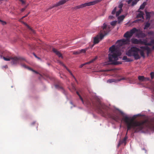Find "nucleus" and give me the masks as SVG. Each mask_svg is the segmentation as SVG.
Segmentation results:
<instances>
[{"instance_id":"nucleus-10","label":"nucleus","mask_w":154,"mask_h":154,"mask_svg":"<svg viewBox=\"0 0 154 154\" xmlns=\"http://www.w3.org/2000/svg\"><path fill=\"white\" fill-rule=\"evenodd\" d=\"M130 42V40L127 38H126V39H123L119 40L117 41V42H119L121 45L123 44H128Z\"/></svg>"},{"instance_id":"nucleus-16","label":"nucleus","mask_w":154,"mask_h":154,"mask_svg":"<svg viewBox=\"0 0 154 154\" xmlns=\"http://www.w3.org/2000/svg\"><path fill=\"white\" fill-rule=\"evenodd\" d=\"M138 12H139V13L137 14V18H142L143 19H144L143 15H144L143 12L140 11L138 10Z\"/></svg>"},{"instance_id":"nucleus-44","label":"nucleus","mask_w":154,"mask_h":154,"mask_svg":"<svg viewBox=\"0 0 154 154\" xmlns=\"http://www.w3.org/2000/svg\"><path fill=\"white\" fill-rule=\"evenodd\" d=\"M0 22L2 23V25H5L6 24V22L5 21H4L0 19Z\"/></svg>"},{"instance_id":"nucleus-4","label":"nucleus","mask_w":154,"mask_h":154,"mask_svg":"<svg viewBox=\"0 0 154 154\" xmlns=\"http://www.w3.org/2000/svg\"><path fill=\"white\" fill-rule=\"evenodd\" d=\"M102 30L100 31V35H97L95 37L94 39V44L98 43L100 41V39L102 40L104 36L108 34L110 31V26L107 25L104 23L102 26Z\"/></svg>"},{"instance_id":"nucleus-6","label":"nucleus","mask_w":154,"mask_h":154,"mask_svg":"<svg viewBox=\"0 0 154 154\" xmlns=\"http://www.w3.org/2000/svg\"><path fill=\"white\" fill-rule=\"evenodd\" d=\"M102 0H95L92 2L86 3L82 4L80 5L76 6L74 8V9L76 10L77 9L82 8L86 6H89L94 5L96 4L101 2Z\"/></svg>"},{"instance_id":"nucleus-39","label":"nucleus","mask_w":154,"mask_h":154,"mask_svg":"<svg viewBox=\"0 0 154 154\" xmlns=\"http://www.w3.org/2000/svg\"><path fill=\"white\" fill-rule=\"evenodd\" d=\"M115 80L113 79H109L107 81L108 82L112 83V82H115Z\"/></svg>"},{"instance_id":"nucleus-2","label":"nucleus","mask_w":154,"mask_h":154,"mask_svg":"<svg viewBox=\"0 0 154 154\" xmlns=\"http://www.w3.org/2000/svg\"><path fill=\"white\" fill-rule=\"evenodd\" d=\"M86 103L88 105L92 106L95 108L98 112L103 116H108L118 122L121 120V118L119 116L112 112H110L109 108L102 103L99 99L95 98L94 100H87Z\"/></svg>"},{"instance_id":"nucleus-8","label":"nucleus","mask_w":154,"mask_h":154,"mask_svg":"<svg viewBox=\"0 0 154 154\" xmlns=\"http://www.w3.org/2000/svg\"><path fill=\"white\" fill-rule=\"evenodd\" d=\"M11 63L13 64H16L19 63V62H21L25 59L21 57H11Z\"/></svg>"},{"instance_id":"nucleus-30","label":"nucleus","mask_w":154,"mask_h":154,"mask_svg":"<svg viewBox=\"0 0 154 154\" xmlns=\"http://www.w3.org/2000/svg\"><path fill=\"white\" fill-rule=\"evenodd\" d=\"M146 51L147 55L148 56L149 54L151 53L152 50L149 47H148Z\"/></svg>"},{"instance_id":"nucleus-23","label":"nucleus","mask_w":154,"mask_h":154,"mask_svg":"<svg viewBox=\"0 0 154 154\" xmlns=\"http://www.w3.org/2000/svg\"><path fill=\"white\" fill-rule=\"evenodd\" d=\"M97 59V57H96L95 58L92 59V60H90L89 62L85 63H84V64H85V65L86 64H89L90 63H92L93 62Z\"/></svg>"},{"instance_id":"nucleus-17","label":"nucleus","mask_w":154,"mask_h":154,"mask_svg":"<svg viewBox=\"0 0 154 154\" xmlns=\"http://www.w3.org/2000/svg\"><path fill=\"white\" fill-rule=\"evenodd\" d=\"M139 1V0H129L127 2L128 4H130L132 2L131 5L133 6L136 5Z\"/></svg>"},{"instance_id":"nucleus-34","label":"nucleus","mask_w":154,"mask_h":154,"mask_svg":"<svg viewBox=\"0 0 154 154\" xmlns=\"http://www.w3.org/2000/svg\"><path fill=\"white\" fill-rule=\"evenodd\" d=\"M57 7V6H56V4L52 6H50L45 11H48V10L50 9H52V8H54L55 7Z\"/></svg>"},{"instance_id":"nucleus-7","label":"nucleus","mask_w":154,"mask_h":154,"mask_svg":"<svg viewBox=\"0 0 154 154\" xmlns=\"http://www.w3.org/2000/svg\"><path fill=\"white\" fill-rule=\"evenodd\" d=\"M137 31V29L135 28H133L130 31H128L125 33L124 35V37L130 40L131 37Z\"/></svg>"},{"instance_id":"nucleus-42","label":"nucleus","mask_w":154,"mask_h":154,"mask_svg":"<svg viewBox=\"0 0 154 154\" xmlns=\"http://www.w3.org/2000/svg\"><path fill=\"white\" fill-rule=\"evenodd\" d=\"M59 63L61 65L63 66L64 67H65L66 69V68H67V67L66 66L62 63V62L61 61H59Z\"/></svg>"},{"instance_id":"nucleus-38","label":"nucleus","mask_w":154,"mask_h":154,"mask_svg":"<svg viewBox=\"0 0 154 154\" xmlns=\"http://www.w3.org/2000/svg\"><path fill=\"white\" fill-rule=\"evenodd\" d=\"M116 7L112 11V14H115L116 11Z\"/></svg>"},{"instance_id":"nucleus-57","label":"nucleus","mask_w":154,"mask_h":154,"mask_svg":"<svg viewBox=\"0 0 154 154\" xmlns=\"http://www.w3.org/2000/svg\"><path fill=\"white\" fill-rule=\"evenodd\" d=\"M35 122H33V123H32V125H34V124H35Z\"/></svg>"},{"instance_id":"nucleus-52","label":"nucleus","mask_w":154,"mask_h":154,"mask_svg":"<svg viewBox=\"0 0 154 154\" xmlns=\"http://www.w3.org/2000/svg\"><path fill=\"white\" fill-rule=\"evenodd\" d=\"M140 20H135V21H134V23H136L137 21H139Z\"/></svg>"},{"instance_id":"nucleus-27","label":"nucleus","mask_w":154,"mask_h":154,"mask_svg":"<svg viewBox=\"0 0 154 154\" xmlns=\"http://www.w3.org/2000/svg\"><path fill=\"white\" fill-rule=\"evenodd\" d=\"M150 26V23L148 22H147L145 25L144 29H147L148 28H149V27Z\"/></svg>"},{"instance_id":"nucleus-37","label":"nucleus","mask_w":154,"mask_h":154,"mask_svg":"<svg viewBox=\"0 0 154 154\" xmlns=\"http://www.w3.org/2000/svg\"><path fill=\"white\" fill-rule=\"evenodd\" d=\"M79 50L77 51H74L73 52V54L78 55L80 54Z\"/></svg>"},{"instance_id":"nucleus-55","label":"nucleus","mask_w":154,"mask_h":154,"mask_svg":"<svg viewBox=\"0 0 154 154\" xmlns=\"http://www.w3.org/2000/svg\"><path fill=\"white\" fill-rule=\"evenodd\" d=\"M116 110H117L120 112V111L119 110V109H118V108H116Z\"/></svg>"},{"instance_id":"nucleus-41","label":"nucleus","mask_w":154,"mask_h":154,"mask_svg":"<svg viewBox=\"0 0 154 154\" xmlns=\"http://www.w3.org/2000/svg\"><path fill=\"white\" fill-rule=\"evenodd\" d=\"M143 43H144V41H143V40L142 41L141 39L139 40V44L143 45Z\"/></svg>"},{"instance_id":"nucleus-11","label":"nucleus","mask_w":154,"mask_h":154,"mask_svg":"<svg viewBox=\"0 0 154 154\" xmlns=\"http://www.w3.org/2000/svg\"><path fill=\"white\" fill-rule=\"evenodd\" d=\"M138 79L140 82H146L149 80V78L148 77H145L143 76H138Z\"/></svg>"},{"instance_id":"nucleus-15","label":"nucleus","mask_w":154,"mask_h":154,"mask_svg":"<svg viewBox=\"0 0 154 154\" xmlns=\"http://www.w3.org/2000/svg\"><path fill=\"white\" fill-rule=\"evenodd\" d=\"M20 64H21V65L23 67L25 68H27L28 69H29L30 70H31L33 72H34L36 74H38V73L37 72L33 69H32L26 66L25 64H22V63H21Z\"/></svg>"},{"instance_id":"nucleus-5","label":"nucleus","mask_w":154,"mask_h":154,"mask_svg":"<svg viewBox=\"0 0 154 154\" xmlns=\"http://www.w3.org/2000/svg\"><path fill=\"white\" fill-rule=\"evenodd\" d=\"M139 51V48L136 47H132L126 53V54L129 57H134L135 60L139 59L140 57L138 54Z\"/></svg>"},{"instance_id":"nucleus-3","label":"nucleus","mask_w":154,"mask_h":154,"mask_svg":"<svg viewBox=\"0 0 154 154\" xmlns=\"http://www.w3.org/2000/svg\"><path fill=\"white\" fill-rule=\"evenodd\" d=\"M109 50L110 52L108 54V59L109 62H111L110 64L117 65L121 64L120 62L117 61L121 55V52L114 45L109 48Z\"/></svg>"},{"instance_id":"nucleus-46","label":"nucleus","mask_w":154,"mask_h":154,"mask_svg":"<svg viewBox=\"0 0 154 154\" xmlns=\"http://www.w3.org/2000/svg\"><path fill=\"white\" fill-rule=\"evenodd\" d=\"M23 4H24L25 3V2L23 0H19Z\"/></svg>"},{"instance_id":"nucleus-48","label":"nucleus","mask_w":154,"mask_h":154,"mask_svg":"<svg viewBox=\"0 0 154 154\" xmlns=\"http://www.w3.org/2000/svg\"><path fill=\"white\" fill-rule=\"evenodd\" d=\"M84 65H85V64L84 63L82 64L81 65L79 66V68H81L83 67Z\"/></svg>"},{"instance_id":"nucleus-31","label":"nucleus","mask_w":154,"mask_h":154,"mask_svg":"<svg viewBox=\"0 0 154 154\" xmlns=\"http://www.w3.org/2000/svg\"><path fill=\"white\" fill-rule=\"evenodd\" d=\"M5 60V61H10V60H11V57H3L2 58Z\"/></svg>"},{"instance_id":"nucleus-33","label":"nucleus","mask_w":154,"mask_h":154,"mask_svg":"<svg viewBox=\"0 0 154 154\" xmlns=\"http://www.w3.org/2000/svg\"><path fill=\"white\" fill-rule=\"evenodd\" d=\"M125 17V16L122 15L119 17L118 19L119 20L122 21L124 19Z\"/></svg>"},{"instance_id":"nucleus-59","label":"nucleus","mask_w":154,"mask_h":154,"mask_svg":"<svg viewBox=\"0 0 154 154\" xmlns=\"http://www.w3.org/2000/svg\"><path fill=\"white\" fill-rule=\"evenodd\" d=\"M36 58L38 59H40V58L38 57H36Z\"/></svg>"},{"instance_id":"nucleus-21","label":"nucleus","mask_w":154,"mask_h":154,"mask_svg":"<svg viewBox=\"0 0 154 154\" xmlns=\"http://www.w3.org/2000/svg\"><path fill=\"white\" fill-rule=\"evenodd\" d=\"M146 5V2H143L142 5H141L140 7V8L138 10L139 11L141 9L142 10L144 8L145 5Z\"/></svg>"},{"instance_id":"nucleus-40","label":"nucleus","mask_w":154,"mask_h":154,"mask_svg":"<svg viewBox=\"0 0 154 154\" xmlns=\"http://www.w3.org/2000/svg\"><path fill=\"white\" fill-rule=\"evenodd\" d=\"M150 75L151 79H153L154 76V72H151L150 73Z\"/></svg>"},{"instance_id":"nucleus-47","label":"nucleus","mask_w":154,"mask_h":154,"mask_svg":"<svg viewBox=\"0 0 154 154\" xmlns=\"http://www.w3.org/2000/svg\"><path fill=\"white\" fill-rule=\"evenodd\" d=\"M29 13H30V12H29L27 14H26L25 16L23 17L22 18H23L26 17Z\"/></svg>"},{"instance_id":"nucleus-13","label":"nucleus","mask_w":154,"mask_h":154,"mask_svg":"<svg viewBox=\"0 0 154 154\" xmlns=\"http://www.w3.org/2000/svg\"><path fill=\"white\" fill-rule=\"evenodd\" d=\"M55 87L56 88L61 90L63 93H64L65 90L63 88V86L61 84L56 85Z\"/></svg>"},{"instance_id":"nucleus-36","label":"nucleus","mask_w":154,"mask_h":154,"mask_svg":"<svg viewBox=\"0 0 154 154\" xmlns=\"http://www.w3.org/2000/svg\"><path fill=\"white\" fill-rule=\"evenodd\" d=\"M117 22V21H113L110 23V24L112 26H115L116 25Z\"/></svg>"},{"instance_id":"nucleus-12","label":"nucleus","mask_w":154,"mask_h":154,"mask_svg":"<svg viewBox=\"0 0 154 154\" xmlns=\"http://www.w3.org/2000/svg\"><path fill=\"white\" fill-rule=\"evenodd\" d=\"M52 50L54 53L58 56V57H61L62 59L63 58L62 54L56 49L54 48H53Z\"/></svg>"},{"instance_id":"nucleus-29","label":"nucleus","mask_w":154,"mask_h":154,"mask_svg":"<svg viewBox=\"0 0 154 154\" xmlns=\"http://www.w3.org/2000/svg\"><path fill=\"white\" fill-rule=\"evenodd\" d=\"M76 94H77L79 96V97L80 98V99L82 101V103L83 104H84V101L83 100L82 98V97L79 94V92L77 91H76Z\"/></svg>"},{"instance_id":"nucleus-60","label":"nucleus","mask_w":154,"mask_h":154,"mask_svg":"<svg viewBox=\"0 0 154 154\" xmlns=\"http://www.w3.org/2000/svg\"><path fill=\"white\" fill-rule=\"evenodd\" d=\"M113 112H115L114 111H113Z\"/></svg>"},{"instance_id":"nucleus-32","label":"nucleus","mask_w":154,"mask_h":154,"mask_svg":"<svg viewBox=\"0 0 154 154\" xmlns=\"http://www.w3.org/2000/svg\"><path fill=\"white\" fill-rule=\"evenodd\" d=\"M122 10V9H120L118 11L116 12V17L118 16L121 13Z\"/></svg>"},{"instance_id":"nucleus-20","label":"nucleus","mask_w":154,"mask_h":154,"mask_svg":"<svg viewBox=\"0 0 154 154\" xmlns=\"http://www.w3.org/2000/svg\"><path fill=\"white\" fill-rule=\"evenodd\" d=\"M25 25L29 29V30L31 31L32 33L33 34L35 33V31L33 30L26 23H25Z\"/></svg>"},{"instance_id":"nucleus-43","label":"nucleus","mask_w":154,"mask_h":154,"mask_svg":"<svg viewBox=\"0 0 154 154\" xmlns=\"http://www.w3.org/2000/svg\"><path fill=\"white\" fill-rule=\"evenodd\" d=\"M28 5L26 6L24 8H23L21 9V12H23L24 11H25V10L26 9V8H27V6Z\"/></svg>"},{"instance_id":"nucleus-22","label":"nucleus","mask_w":154,"mask_h":154,"mask_svg":"<svg viewBox=\"0 0 154 154\" xmlns=\"http://www.w3.org/2000/svg\"><path fill=\"white\" fill-rule=\"evenodd\" d=\"M139 52H140L141 56L143 57L144 58L145 56L144 55V51L143 50H141L139 48Z\"/></svg>"},{"instance_id":"nucleus-53","label":"nucleus","mask_w":154,"mask_h":154,"mask_svg":"<svg viewBox=\"0 0 154 154\" xmlns=\"http://www.w3.org/2000/svg\"><path fill=\"white\" fill-rule=\"evenodd\" d=\"M152 50H154V45L152 47Z\"/></svg>"},{"instance_id":"nucleus-19","label":"nucleus","mask_w":154,"mask_h":154,"mask_svg":"<svg viewBox=\"0 0 154 154\" xmlns=\"http://www.w3.org/2000/svg\"><path fill=\"white\" fill-rule=\"evenodd\" d=\"M123 60L126 62H130L132 60L129 58H128L126 56H124L123 57Z\"/></svg>"},{"instance_id":"nucleus-51","label":"nucleus","mask_w":154,"mask_h":154,"mask_svg":"<svg viewBox=\"0 0 154 154\" xmlns=\"http://www.w3.org/2000/svg\"><path fill=\"white\" fill-rule=\"evenodd\" d=\"M3 67L5 68H8V66L7 65H6L5 66H4Z\"/></svg>"},{"instance_id":"nucleus-45","label":"nucleus","mask_w":154,"mask_h":154,"mask_svg":"<svg viewBox=\"0 0 154 154\" xmlns=\"http://www.w3.org/2000/svg\"><path fill=\"white\" fill-rule=\"evenodd\" d=\"M123 6V5L122 4H119V8H120V9H122V8Z\"/></svg>"},{"instance_id":"nucleus-18","label":"nucleus","mask_w":154,"mask_h":154,"mask_svg":"<svg viewBox=\"0 0 154 154\" xmlns=\"http://www.w3.org/2000/svg\"><path fill=\"white\" fill-rule=\"evenodd\" d=\"M131 43L134 44H139V40L135 38H132L131 40Z\"/></svg>"},{"instance_id":"nucleus-1","label":"nucleus","mask_w":154,"mask_h":154,"mask_svg":"<svg viewBox=\"0 0 154 154\" xmlns=\"http://www.w3.org/2000/svg\"><path fill=\"white\" fill-rule=\"evenodd\" d=\"M138 115H134L132 118L127 116H124L122 120L126 125L127 129L125 136L122 140L120 141L118 144V146H120L123 143H124L125 144H126V140L128 138L127 135L128 131L132 129L135 132H137L142 130L145 127L147 126L148 122L147 120L140 122L134 121V119L138 116Z\"/></svg>"},{"instance_id":"nucleus-54","label":"nucleus","mask_w":154,"mask_h":154,"mask_svg":"<svg viewBox=\"0 0 154 154\" xmlns=\"http://www.w3.org/2000/svg\"><path fill=\"white\" fill-rule=\"evenodd\" d=\"M152 91H153V94H154V88H153V89H152Z\"/></svg>"},{"instance_id":"nucleus-58","label":"nucleus","mask_w":154,"mask_h":154,"mask_svg":"<svg viewBox=\"0 0 154 154\" xmlns=\"http://www.w3.org/2000/svg\"><path fill=\"white\" fill-rule=\"evenodd\" d=\"M94 44H93V45H92L91 47H93L94 46Z\"/></svg>"},{"instance_id":"nucleus-14","label":"nucleus","mask_w":154,"mask_h":154,"mask_svg":"<svg viewBox=\"0 0 154 154\" xmlns=\"http://www.w3.org/2000/svg\"><path fill=\"white\" fill-rule=\"evenodd\" d=\"M122 80H126L130 83H131V81L132 80V79L130 78L122 77L118 80V81H120Z\"/></svg>"},{"instance_id":"nucleus-25","label":"nucleus","mask_w":154,"mask_h":154,"mask_svg":"<svg viewBox=\"0 0 154 154\" xmlns=\"http://www.w3.org/2000/svg\"><path fill=\"white\" fill-rule=\"evenodd\" d=\"M149 47L148 46H141L140 47L141 50H143V51H146L148 48Z\"/></svg>"},{"instance_id":"nucleus-50","label":"nucleus","mask_w":154,"mask_h":154,"mask_svg":"<svg viewBox=\"0 0 154 154\" xmlns=\"http://www.w3.org/2000/svg\"><path fill=\"white\" fill-rule=\"evenodd\" d=\"M113 16H110L109 17V18L110 19H112L113 18Z\"/></svg>"},{"instance_id":"nucleus-9","label":"nucleus","mask_w":154,"mask_h":154,"mask_svg":"<svg viewBox=\"0 0 154 154\" xmlns=\"http://www.w3.org/2000/svg\"><path fill=\"white\" fill-rule=\"evenodd\" d=\"M136 32H137L136 34V36L138 38H143L146 36V35L145 33L140 30L137 29V31Z\"/></svg>"},{"instance_id":"nucleus-26","label":"nucleus","mask_w":154,"mask_h":154,"mask_svg":"<svg viewBox=\"0 0 154 154\" xmlns=\"http://www.w3.org/2000/svg\"><path fill=\"white\" fill-rule=\"evenodd\" d=\"M88 48H87L85 49H82L81 50H79L80 54L82 53H85L86 52V51L88 50Z\"/></svg>"},{"instance_id":"nucleus-49","label":"nucleus","mask_w":154,"mask_h":154,"mask_svg":"<svg viewBox=\"0 0 154 154\" xmlns=\"http://www.w3.org/2000/svg\"><path fill=\"white\" fill-rule=\"evenodd\" d=\"M151 44H154V39L150 41V43Z\"/></svg>"},{"instance_id":"nucleus-56","label":"nucleus","mask_w":154,"mask_h":154,"mask_svg":"<svg viewBox=\"0 0 154 154\" xmlns=\"http://www.w3.org/2000/svg\"><path fill=\"white\" fill-rule=\"evenodd\" d=\"M34 56L35 57H36V58L37 57L35 55V54H34Z\"/></svg>"},{"instance_id":"nucleus-24","label":"nucleus","mask_w":154,"mask_h":154,"mask_svg":"<svg viewBox=\"0 0 154 154\" xmlns=\"http://www.w3.org/2000/svg\"><path fill=\"white\" fill-rule=\"evenodd\" d=\"M146 16V19H149L150 17V14L151 13L148 12L146 11L145 12Z\"/></svg>"},{"instance_id":"nucleus-35","label":"nucleus","mask_w":154,"mask_h":154,"mask_svg":"<svg viewBox=\"0 0 154 154\" xmlns=\"http://www.w3.org/2000/svg\"><path fill=\"white\" fill-rule=\"evenodd\" d=\"M66 70L69 72L70 74L73 77V78L74 79L75 81H76V79L74 76L73 75L72 73L71 72V71L69 69L67 68H66Z\"/></svg>"},{"instance_id":"nucleus-28","label":"nucleus","mask_w":154,"mask_h":154,"mask_svg":"<svg viewBox=\"0 0 154 154\" xmlns=\"http://www.w3.org/2000/svg\"><path fill=\"white\" fill-rule=\"evenodd\" d=\"M143 41H144V43H143V45H151V44L150 43H148L147 42V40L146 39L143 40Z\"/></svg>"}]
</instances>
